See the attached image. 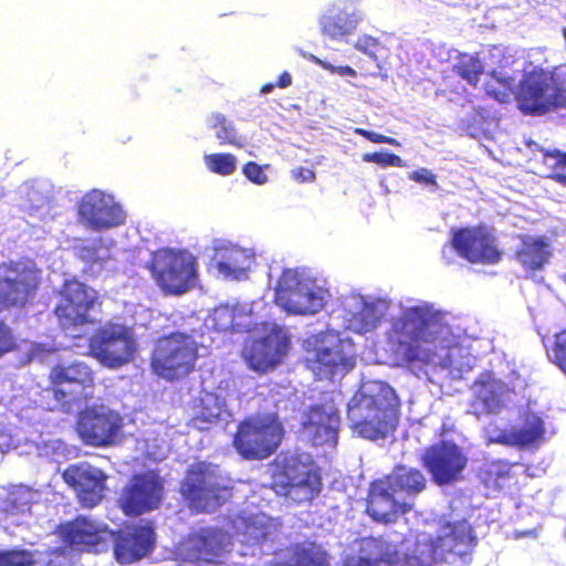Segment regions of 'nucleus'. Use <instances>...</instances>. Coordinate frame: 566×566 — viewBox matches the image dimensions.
Segmentation results:
<instances>
[{"label": "nucleus", "instance_id": "nucleus-32", "mask_svg": "<svg viewBox=\"0 0 566 566\" xmlns=\"http://www.w3.org/2000/svg\"><path fill=\"white\" fill-rule=\"evenodd\" d=\"M389 310V303L381 298L364 301L357 312L347 318V327L357 334L373 332L380 326Z\"/></svg>", "mask_w": 566, "mask_h": 566}, {"label": "nucleus", "instance_id": "nucleus-51", "mask_svg": "<svg viewBox=\"0 0 566 566\" xmlns=\"http://www.w3.org/2000/svg\"><path fill=\"white\" fill-rule=\"evenodd\" d=\"M291 176L295 181L300 184L313 182L316 179V174L312 168H306L302 166L292 169Z\"/></svg>", "mask_w": 566, "mask_h": 566}, {"label": "nucleus", "instance_id": "nucleus-23", "mask_svg": "<svg viewBox=\"0 0 566 566\" xmlns=\"http://www.w3.org/2000/svg\"><path fill=\"white\" fill-rule=\"evenodd\" d=\"M77 218L88 229L102 231L124 224L126 213L112 197L98 189H92L80 199Z\"/></svg>", "mask_w": 566, "mask_h": 566}, {"label": "nucleus", "instance_id": "nucleus-5", "mask_svg": "<svg viewBox=\"0 0 566 566\" xmlns=\"http://www.w3.org/2000/svg\"><path fill=\"white\" fill-rule=\"evenodd\" d=\"M400 401L396 391L381 384L374 394H360L348 408L353 431L364 439L379 440L391 434L399 422Z\"/></svg>", "mask_w": 566, "mask_h": 566}, {"label": "nucleus", "instance_id": "nucleus-2", "mask_svg": "<svg viewBox=\"0 0 566 566\" xmlns=\"http://www.w3.org/2000/svg\"><path fill=\"white\" fill-rule=\"evenodd\" d=\"M446 326L423 306H411L391 325L396 353L408 365H430L448 348Z\"/></svg>", "mask_w": 566, "mask_h": 566}, {"label": "nucleus", "instance_id": "nucleus-19", "mask_svg": "<svg viewBox=\"0 0 566 566\" xmlns=\"http://www.w3.org/2000/svg\"><path fill=\"white\" fill-rule=\"evenodd\" d=\"M516 99L525 114L543 115L558 109L553 70L534 66L518 83Z\"/></svg>", "mask_w": 566, "mask_h": 566}, {"label": "nucleus", "instance_id": "nucleus-57", "mask_svg": "<svg viewBox=\"0 0 566 566\" xmlns=\"http://www.w3.org/2000/svg\"><path fill=\"white\" fill-rule=\"evenodd\" d=\"M562 35H563V38H564V40H565V42H566V27H565V28H563V30H562Z\"/></svg>", "mask_w": 566, "mask_h": 566}, {"label": "nucleus", "instance_id": "nucleus-44", "mask_svg": "<svg viewBox=\"0 0 566 566\" xmlns=\"http://www.w3.org/2000/svg\"><path fill=\"white\" fill-rule=\"evenodd\" d=\"M552 353L555 365L566 374V328L555 335Z\"/></svg>", "mask_w": 566, "mask_h": 566}, {"label": "nucleus", "instance_id": "nucleus-1", "mask_svg": "<svg viewBox=\"0 0 566 566\" xmlns=\"http://www.w3.org/2000/svg\"><path fill=\"white\" fill-rule=\"evenodd\" d=\"M444 533L437 537L417 539L412 547L400 549L381 536L371 538L378 552V566H437L441 563H468L478 545L471 523L463 518L447 522Z\"/></svg>", "mask_w": 566, "mask_h": 566}, {"label": "nucleus", "instance_id": "nucleus-49", "mask_svg": "<svg viewBox=\"0 0 566 566\" xmlns=\"http://www.w3.org/2000/svg\"><path fill=\"white\" fill-rule=\"evenodd\" d=\"M355 133L375 144H388L396 147L400 146V143L396 138L367 130L365 128H356Z\"/></svg>", "mask_w": 566, "mask_h": 566}, {"label": "nucleus", "instance_id": "nucleus-40", "mask_svg": "<svg viewBox=\"0 0 566 566\" xmlns=\"http://www.w3.org/2000/svg\"><path fill=\"white\" fill-rule=\"evenodd\" d=\"M205 164L211 172L229 176L237 169V159L230 153H216L205 156Z\"/></svg>", "mask_w": 566, "mask_h": 566}, {"label": "nucleus", "instance_id": "nucleus-29", "mask_svg": "<svg viewBox=\"0 0 566 566\" xmlns=\"http://www.w3.org/2000/svg\"><path fill=\"white\" fill-rule=\"evenodd\" d=\"M274 554L275 566H329L327 552L313 541L292 543Z\"/></svg>", "mask_w": 566, "mask_h": 566}, {"label": "nucleus", "instance_id": "nucleus-37", "mask_svg": "<svg viewBox=\"0 0 566 566\" xmlns=\"http://www.w3.org/2000/svg\"><path fill=\"white\" fill-rule=\"evenodd\" d=\"M453 72L472 86H476L484 72V65L476 54L462 53L453 65Z\"/></svg>", "mask_w": 566, "mask_h": 566}, {"label": "nucleus", "instance_id": "nucleus-41", "mask_svg": "<svg viewBox=\"0 0 566 566\" xmlns=\"http://www.w3.org/2000/svg\"><path fill=\"white\" fill-rule=\"evenodd\" d=\"M541 153L545 161L554 159V163L549 165V178L566 187V151L542 148Z\"/></svg>", "mask_w": 566, "mask_h": 566}, {"label": "nucleus", "instance_id": "nucleus-39", "mask_svg": "<svg viewBox=\"0 0 566 566\" xmlns=\"http://www.w3.org/2000/svg\"><path fill=\"white\" fill-rule=\"evenodd\" d=\"M211 127L214 130L220 145H231L235 147L243 146L241 136L238 134L233 123L224 115L219 113L214 114L212 116Z\"/></svg>", "mask_w": 566, "mask_h": 566}, {"label": "nucleus", "instance_id": "nucleus-47", "mask_svg": "<svg viewBox=\"0 0 566 566\" xmlns=\"http://www.w3.org/2000/svg\"><path fill=\"white\" fill-rule=\"evenodd\" d=\"M559 108H566V64L553 69Z\"/></svg>", "mask_w": 566, "mask_h": 566}, {"label": "nucleus", "instance_id": "nucleus-31", "mask_svg": "<svg viewBox=\"0 0 566 566\" xmlns=\"http://www.w3.org/2000/svg\"><path fill=\"white\" fill-rule=\"evenodd\" d=\"M545 433L543 420L535 415H527L521 427L501 430L489 439L490 443L525 448L543 439Z\"/></svg>", "mask_w": 566, "mask_h": 566}, {"label": "nucleus", "instance_id": "nucleus-20", "mask_svg": "<svg viewBox=\"0 0 566 566\" xmlns=\"http://www.w3.org/2000/svg\"><path fill=\"white\" fill-rule=\"evenodd\" d=\"M421 463L430 473L432 481L443 486L462 478L468 458L458 444L442 440L426 448Z\"/></svg>", "mask_w": 566, "mask_h": 566}, {"label": "nucleus", "instance_id": "nucleus-52", "mask_svg": "<svg viewBox=\"0 0 566 566\" xmlns=\"http://www.w3.org/2000/svg\"><path fill=\"white\" fill-rule=\"evenodd\" d=\"M409 177L411 180L419 184L437 186L436 176L429 169L426 168H420L418 170L412 171Z\"/></svg>", "mask_w": 566, "mask_h": 566}, {"label": "nucleus", "instance_id": "nucleus-8", "mask_svg": "<svg viewBox=\"0 0 566 566\" xmlns=\"http://www.w3.org/2000/svg\"><path fill=\"white\" fill-rule=\"evenodd\" d=\"M146 268L157 286L168 295H181L197 281V259L186 250L157 249L151 253Z\"/></svg>", "mask_w": 566, "mask_h": 566}, {"label": "nucleus", "instance_id": "nucleus-13", "mask_svg": "<svg viewBox=\"0 0 566 566\" xmlns=\"http://www.w3.org/2000/svg\"><path fill=\"white\" fill-rule=\"evenodd\" d=\"M275 302L287 313L313 315L323 310V290L314 280L304 277L297 269H284L277 280Z\"/></svg>", "mask_w": 566, "mask_h": 566}, {"label": "nucleus", "instance_id": "nucleus-56", "mask_svg": "<svg viewBox=\"0 0 566 566\" xmlns=\"http://www.w3.org/2000/svg\"><path fill=\"white\" fill-rule=\"evenodd\" d=\"M218 269L221 271V272H224V273H228L231 271V266L229 265V263L227 262H219L218 263Z\"/></svg>", "mask_w": 566, "mask_h": 566}, {"label": "nucleus", "instance_id": "nucleus-14", "mask_svg": "<svg viewBox=\"0 0 566 566\" xmlns=\"http://www.w3.org/2000/svg\"><path fill=\"white\" fill-rule=\"evenodd\" d=\"M41 285V271L18 261L0 263V312L32 304Z\"/></svg>", "mask_w": 566, "mask_h": 566}, {"label": "nucleus", "instance_id": "nucleus-53", "mask_svg": "<svg viewBox=\"0 0 566 566\" xmlns=\"http://www.w3.org/2000/svg\"><path fill=\"white\" fill-rule=\"evenodd\" d=\"M377 564V557L370 559L357 555H349L343 562V566H378Z\"/></svg>", "mask_w": 566, "mask_h": 566}, {"label": "nucleus", "instance_id": "nucleus-42", "mask_svg": "<svg viewBox=\"0 0 566 566\" xmlns=\"http://www.w3.org/2000/svg\"><path fill=\"white\" fill-rule=\"evenodd\" d=\"M32 552L25 548L0 549V566H34Z\"/></svg>", "mask_w": 566, "mask_h": 566}, {"label": "nucleus", "instance_id": "nucleus-50", "mask_svg": "<svg viewBox=\"0 0 566 566\" xmlns=\"http://www.w3.org/2000/svg\"><path fill=\"white\" fill-rule=\"evenodd\" d=\"M315 61L324 70L331 72L332 74H338V75H342V76H352V77L357 75V72L352 66H349V65L335 66V65H332L328 62H323V61H321L318 59H315Z\"/></svg>", "mask_w": 566, "mask_h": 566}, {"label": "nucleus", "instance_id": "nucleus-28", "mask_svg": "<svg viewBox=\"0 0 566 566\" xmlns=\"http://www.w3.org/2000/svg\"><path fill=\"white\" fill-rule=\"evenodd\" d=\"M338 409L332 402L311 406L303 422L317 444L335 443L339 429Z\"/></svg>", "mask_w": 566, "mask_h": 566}, {"label": "nucleus", "instance_id": "nucleus-16", "mask_svg": "<svg viewBox=\"0 0 566 566\" xmlns=\"http://www.w3.org/2000/svg\"><path fill=\"white\" fill-rule=\"evenodd\" d=\"M88 349L102 365L109 368L122 367L134 357V333L125 324L106 322L90 337Z\"/></svg>", "mask_w": 566, "mask_h": 566}, {"label": "nucleus", "instance_id": "nucleus-27", "mask_svg": "<svg viewBox=\"0 0 566 566\" xmlns=\"http://www.w3.org/2000/svg\"><path fill=\"white\" fill-rule=\"evenodd\" d=\"M471 388L470 408L471 413L476 418L484 415H495L503 408L506 385L496 378L493 371L484 370L480 373Z\"/></svg>", "mask_w": 566, "mask_h": 566}, {"label": "nucleus", "instance_id": "nucleus-34", "mask_svg": "<svg viewBox=\"0 0 566 566\" xmlns=\"http://www.w3.org/2000/svg\"><path fill=\"white\" fill-rule=\"evenodd\" d=\"M224 412V400L217 394L205 392L199 398L197 410L192 417V423L199 430H208L212 424L221 420Z\"/></svg>", "mask_w": 566, "mask_h": 566}, {"label": "nucleus", "instance_id": "nucleus-46", "mask_svg": "<svg viewBox=\"0 0 566 566\" xmlns=\"http://www.w3.org/2000/svg\"><path fill=\"white\" fill-rule=\"evenodd\" d=\"M17 348L18 344L12 328L0 319V358Z\"/></svg>", "mask_w": 566, "mask_h": 566}, {"label": "nucleus", "instance_id": "nucleus-12", "mask_svg": "<svg viewBox=\"0 0 566 566\" xmlns=\"http://www.w3.org/2000/svg\"><path fill=\"white\" fill-rule=\"evenodd\" d=\"M102 300L96 290L75 279L66 280L57 292L53 313L63 331L94 324L91 313L101 311Z\"/></svg>", "mask_w": 566, "mask_h": 566}, {"label": "nucleus", "instance_id": "nucleus-35", "mask_svg": "<svg viewBox=\"0 0 566 566\" xmlns=\"http://www.w3.org/2000/svg\"><path fill=\"white\" fill-rule=\"evenodd\" d=\"M357 22L354 13L340 10L325 15L321 21V29L326 36L338 39L353 33L357 28Z\"/></svg>", "mask_w": 566, "mask_h": 566}, {"label": "nucleus", "instance_id": "nucleus-25", "mask_svg": "<svg viewBox=\"0 0 566 566\" xmlns=\"http://www.w3.org/2000/svg\"><path fill=\"white\" fill-rule=\"evenodd\" d=\"M227 533L219 527H200L190 532L179 547L182 562L217 564L224 554Z\"/></svg>", "mask_w": 566, "mask_h": 566}, {"label": "nucleus", "instance_id": "nucleus-43", "mask_svg": "<svg viewBox=\"0 0 566 566\" xmlns=\"http://www.w3.org/2000/svg\"><path fill=\"white\" fill-rule=\"evenodd\" d=\"M363 160L377 164L380 167H402L405 165L400 156L392 153H366L363 155Z\"/></svg>", "mask_w": 566, "mask_h": 566}, {"label": "nucleus", "instance_id": "nucleus-7", "mask_svg": "<svg viewBox=\"0 0 566 566\" xmlns=\"http://www.w3.org/2000/svg\"><path fill=\"white\" fill-rule=\"evenodd\" d=\"M46 391L59 409L69 412L74 406L94 398L95 371L84 361L57 363L50 368Z\"/></svg>", "mask_w": 566, "mask_h": 566}, {"label": "nucleus", "instance_id": "nucleus-33", "mask_svg": "<svg viewBox=\"0 0 566 566\" xmlns=\"http://www.w3.org/2000/svg\"><path fill=\"white\" fill-rule=\"evenodd\" d=\"M282 525L276 520L264 514L249 516L244 521L243 535L250 545H265L279 542Z\"/></svg>", "mask_w": 566, "mask_h": 566}, {"label": "nucleus", "instance_id": "nucleus-21", "mask_svg": "<svg viewBox=\"0 0 566 566\" xmlns=\"http://www.w3.org/2000/svg\"><path fill=\"white\" fill-rule=\"evenodd\" d=\"M290 345L289 335L274 325L263 336L245 342L242 357L252 370L264 374L283 361Z\"/></svg>", "mask_w": 566, "mask_h": 566}, {"label": "nucleus", "instance_id": "nucleus-45", "mask_svg": "<svg viewBox=\"0 0 566 566\" xmlns=\"http://www.w3.org/2000/svg\"><path fill=\"white\" fill-rule=\"evenodd\" d=\"M354 48L371 59L377 60V54L384 49V45L376 38L361 35L355 42Z\"/></svg>", "mask_w": 566, "mask_h": 566}, {"label": "nucleus", "instance_id": "nucleus-11", "mask_svg": "<svg viewBox=\"0 0 566 566\" xmlns=\"http://www.w3.org/2000/svg\"><path fill=\"white\" fill-rule=\"evenodd\" d=\"M352 343L337 334L323 332L305 340L306 365L319 379L348 373L355 366Z\"/></svg>", "mask_w": 566, "mask_h": 566}, {"label": "nucleus", "instance_id": "nucleus-48", "mask_svg": "<svg viewBox=\"0 0 566 566\" xmlns=\"http://www.w3.org/2000/svg\"><path fill=\"white\" fill-rule=\"evenodd\" d=\"M242 172L244 176L255 185H264L268 182L269 178L263 170V166L259 165L255 161H248L243 165Z\"/></svg>", "mask_w": 566, "mask_h": 566}, {"label": "nucleus", "instance_id": "nucleus-10", "mask_svg": "<svg viewBox=\"0 0 566 566\" xmlns=\"http://www.w3.org/2000/svg\"><path fill=\"white\" fill-rule=\"evenodd\" d=\"M283 433V427L275 417L251 416L239 422L232 444L244 460H265L279 449Z\"/></svg>", "mask_w": 566, "mask_h": 566}, {"label": "nucleus", "instance_id": "nucleus-17", "mask_svg": "<svg viewBox=\"0 0 566 566\" xmlns=\"http://www.w3.org/2000/svg\"><path fill=\"white\" fill-rule=\"evenodd\" d=\"M164 497V480L154 471L135 473L123 486L117 506L128 517L157 510Z\"/></svg>", "mask_w": 566, "mask_h": 566}, {"label": "nucleus", "instance_id": "nucleus-22", "mask_svg": "<svg viewBox=\"0 0 566 566\" xmlns=\"http://www.w3.org/2000/svg\"><path fill=\"white\" fill-rule=\"evenodd\" d=\"M61 475L82 507L93 509L104 499L107 475L99 468L78 462L67 465Z\"/></svg>", "mask_w": 566, "mask_h": 566}, {"label": "nucleus", "instance_id": "nucleus-9", "mask_svg": "<svg viewBox=\"0 0 566 566\" xmlns=\"http://www.w3.org/2000/svg\"><path fill=\"white\" fill-rule=\"evenodd\" d=\"M180 494L191 512L211 513L232 496V489L222 482L210 464L197 462L186 471Z\"/></svg>", "mask_w": 566, "mask_h": 566}, {"label": "nucleus", "instance_id": "nucleus-36", "mask_svg": "<svg viewBox=\"0 0 566 566\" xmlns=\"http://www.w3.org/2000/svg\"><path fill=\"white\" fill-rule=\"evenodd\" d=\"M513 464L506 460L492 461L482 472L481 479L485 488L502 490L513 478Z\"/></svg>", "mask_w": 566, "mask_h": 566}, {"label": "nucleus", "instance_id": "nucleus-24", "mask_svg": "<svg viewBox=\"0 0 566 566\" xmlns=\"http://www.w3.org/2000/svg\"><path fill=\"white\" fill-rule=\"evenodd\" d=\"M494 241L489 230L480 224L455 229L451 245L459 256L472 264H495L501 260L502 253Z\"/></svg>", "mask_w": 566, "mask_h": 566}, {"label": "nucleus", "instance_id": "nucleus-15", "mask_svg": "<svg viewBox=\"0 0 566 566\" xmlns=\"http://www.w3.org/2000/svg\"><path fill=\"white\" fill-rule=\"evenodd\" d=\"M124 419L116 410L103 403L85 406L75 419L74 429L83 444L107 448L120 437Z\"/></svg>", "mask_w": 566, "mask_h": 566}, {"label": "nucleus", "instance_id": "nucleus-4", "mask_svg": "<svg viewBox=\"0 0 566 566\" xmlns=\"http://www.w3.org/2000/svg\"><path fill=\"white\" fill-rule=\"evenodd\" d=\"M269 467L270 488L277 496L303 504L312 502L321 493V470L310 454L282 452Z\"/></svg>", "mask_w": 566, "mask_h": 566}, {"label": "nucleus", "instance_id": "nucleus-18", "mask_svg": "<svg viewBox=\"0 0 566 566\" xmlns=\"http://www.w3.org/2000/svg\"><path fill=\"white\" fill-rule=\"evenodd\" d=\"M113 530L103 521L77 515L59 525L61 541L69 548L80 553L102 554L112 545Z\"/></svg>", "mask_w": 566, "mask_h": 566}, {"label": "nucleus", "instance_id": "nucleus-55", "mask_svg": "<svg viewBox=\"0 0 566 566\" xmlns=\"http://www.w3.org/2000/svg\"><path fill=\"white\" fill-rule=\"evenodd\" d=\"M275 86H276V85H275V84H273V83H266V84H263V85L261 86V88H260V92H261L262 94L271 93V92L274 90V87H275Z\"/></svg>", "mask_w": 566, "mask_h": 566}, {"label": "nucleus", "instance_id": "nucleus-54", "mask_svg": "<svg viewBox=\"0 0 566 566\" xmlns=\"http://www.w3.org/2000/svg\"><path fill=\"white\" fill-rule=\"evenodd\" d=\"M291 84H292V76L287 71L282 72L279 75L277 81L275 83V85L280 88H286V87L291 86Z\"/></svg>", "mask_w": 566, "mask_h": 566}, {"label": "nucleus", "instance_id": "nucleus-30", "mask_svg": "<svg viewBox=\"0 0 566 566\" xmlns=\"http://www.w3.org/2000/svg\"><path fill=\"white\" fill-rule=\"evenodd\" d=\"M521 244L514 253V259L527 272H536L549 262L553 252L546 237L520 235Z\"/></svg>", "mask_w": 566, "mask_h": 566}, {"label": "nucleus", "instance_id": "nucleus-26", "mask_svg": "<svg viewBox=\"0 0 566 566\" xmlns=\"http://www.w3.org/2000/svg\"><path fill=\"white\" fill-rule=\"evenodd\" d=\"M111 547L119 564H132L147 556L155 547V530L150 524L133 523L113 530Z\"/></svg>", "mask_w": 566, "mask_h": 566}, {"label": "nucleus", "instance_id": "nucleus-38", "mask_svg": "<svg viewBox=\"0 0 566 566\" xmlns=\"http://www.w3.org/2000/svg\"><path fill=\"white\" fill-rule=\"evenodd\" d=\"M514 85V77L503 75L496 70L489 73V78L484 84L485 94L497 102L504 103L509 99Z\"/></svg>", "mask_w": 566, "mask_h": 566}, {"label": "nucleus", "instance_id": "nucleus-3", "mask_svg": "<svg viewBox=\"0 0 566 566\" xmlns=\"http://www.w3.org/2000/svg\"><path fill=\"white\" fill-rule=\"evenodd\" d=\"M427 488L421 470L396 465L392 471L369 483L365 499V513L382 525L395 524L401 515L413 509L412 499Z\"/></svg>", "mask_w": 566, "mask_h": 566}, {"label": "nucleus", "instance_id": "nucleus-6", "mask_svg": "<svg viewBox=\"0 0 566 566\" xmlns=\"http://www.w3.org/2000/svg\"><path fill=\"white\" fill-rule=\"evenodd\" d=\"M198 358L199 344L195 337L176 331L156 340L150 356V368L161 379L179 381L195 371Z\"/></svg>", "mask_w": 566, "mask_h": 566}]
</instances>
